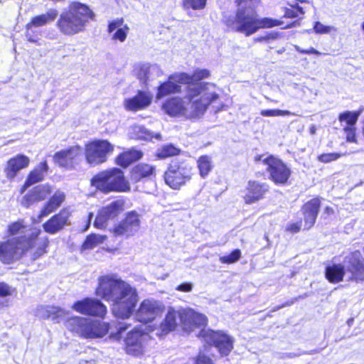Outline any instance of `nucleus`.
Masks as SVG:
<instances>
[{
  "label": "nucleus",
  "instance_id": "obj_1",
  "mask_svg": "<svg viewBox=\"0 0 364 364\" xmlns=\"http://www.w3.org/2000/svg\"><path fill=\"white\" fill-rule=\"evenodd\" d=\"M41 232L40 228H28L23 219L9 223L4 232V237L8 239L0 241V261L11 264L26 253L33 260L42 257L46 252L49 240L47 237L38 239Z\"/></svg>",
  "mask_w": 364,
  "mask_h": 364
},
{
  "label": "nucleus",
  "instance_id": "obj_2",
  "mask_svg": "<svg viewBox=\"0 0 364 364\" xmlns=\"http://www.w3.org/2000/svg\"><path fill=\"white\" fill-rule=\"evenodd\" d=\"M95 294L102 299L111 302L112 314L121 319L130 318L139 301L137 289L114 274L100 277Z\"/></svg>",
  "mask_w": 364,
  "mask_h": 364
},
{
  "label": "nucleus",
  "instance_id": "obj_3",
  "mask_svg": "<svg viewBox=\"0 0 364 364\" xmlns=\"http://www.w3.org/2000/svg\"><path fill=\"white\" fill-rule=\"evenodd\" d=\"M219 89L215 84L186 86L184 97H173L163 105L164 111L173 117L197 118L203 116L209 105L219 99Z\"/></svg>",
  "mask_w": 364,
  "mask_h": 364
},
{
  "label": "nucleus",
  "instance_id": "obj_4",
  "mask_svg": "<svg viewBox=\"0 0 364 364\" xmlns=\"http://www.w3.org/2000/svg\"><path fill=\"white\" fill-rule=\"evenodd\" d=\"M225 25L232 31L238 32L245 36L255 33L260 28H270L282 25L280 20L272 18H258L257 13L240 7L235 14L230 15L223 20Z\"/></svg>",
  "mask_w": 364,
  "mask_h": 364
},
{
  "label": "nucleus",
  "instance_id": "obj_5",
  "mask_svg": "<svg viewBox=\"0 0 364 364\" xmlns=\"http://www.w3.org/2000/svg\"><path fill=\"white\" fill-rule=\"evenodd\" d=\"M95 17V13L87 5L73 1L60 14L57 26L63 34L74 36L83 32L89 21H93Z\"/></svg>",
  "mask_w": 364,
  "mask_h": 364
},
{
  "label": "nucleus",
  "instance_id": "obj_6",
  "mask_svg": "<svg viewBox=\"0 0 364 364\" xmlns=\"http://www.w3.org/2000/svg\"><path fill=\"white\" fill-rule=\"evenodd\" d=\"M130 327V323L119 322L116 326V332H112L109 337L116 341L123 338L126 353L134 356H140L145 353L150 336L139 328L127 332Z\"/></svg>",
  "mask_w": 364,
  "mask_h": 364
},
{
  "label": "nucleus",
  "instance_id": "obj_7",
  "mask_svg": "<svg viewBox=\"0 0 364 364\" xmlns=\"http://www.w3.org/2000/svg\"><path fill=\"white\" fill-rule=\"evenodd\" d=\"M180 320L183 328L186 331H193L196 327L206 325L207 318L205 315L196 312L192 309H183L176 311L169 308L164 320L161 323V333L159 336L167 334L175 329Z\"/></svg>",
  "mask_w": 364,
  "mask_h": 364
},
{
  "label": "nucleus",
  "instance_id": "obj_8",
  "mask_svg": "<svg viewBox=\"0 0 364 364\" xmlns=\"http://www.w3.org/2000/svg\"><path fill=\"white\" fill-rule=\"evenodd\" d=\"M91 184L105 193L125 192L129 190V183L125 180L123 171L117 168L100 172L92 178Z\"/></svg>",
  "mask_w": 364,
  "mask_h": 364
},
{
  "label": "nucleus",
  "instance_id": "obj_9",
  "mask_svg": "<svg viewBox=\"0 0 364 364\" xmlns=\"http://www.w3.org/2000/svg\"><path fill=\"white\" fill-rule=\"evenodd\" d=\"M193 176L192 166L186 161L172 162L164 173L165 183L173 190H179L188 183Z\"/></svg>",
  "mask_w": 364,
  "mask_h": 364
},
{
  "label": "nucleus",
  "instance_id": "obj_10",
  "mask_svg": "<svg viewBox=\"0 0 364 364\" xmlns=\"http://www.w3.org/2000/svg\"><path fill=\"white\" fill-rule=\"evenodd\" d=\"M114 146L105 139L94 140L85 145V156L87 163L95 166L107 161L114 151Z\"/></svg>",
  "mask_w": 364,
  "mask_h": 364
},
{
  "label": "nucleus",
  "instance_id": "obj_11",
  "mask_svg": "<svg viewBox=\"0 0 364 364\" xmlns=\"http://www.w3.org/2000/svg\"><path fill=\"white\" fill-rule=\"evenodd\" d=\"M198 336L205 343L214 346L222 356H226L233 349V338L223 331L203 329Z\"/></svg>",
  "mask_w": 364,
  "mask_h": 364
},
{
  "label": "nucleus",
  "instance_id": "obj_12",
  "mask_svg": "<svg viewBox=\"0 0 364 364\" xmlns=\"http://www.w3.org/2000/svg\"><path fill=\"white\" fill-rule=\"evenodd\" d=\"M255 161L267 166L271 179L277 184L285 183L290 176V169L281 160L272 156H257Z\"/></svg>",
  "mask_w": 364,
  "mask_h": 364
},
{
  "label": "nucleus",
  "instance_id": "obj_13",
  "mask_svg": "<svg viewBox=\"0 0 364 364\" xmlns=\"http://www.w3.org/2000/svg\"><path fill=\"white\" fill-rule=\"evenodd\" d=\"M164 311V306L159 301L152 299H144L139 304L134 314L135 320L148 323L161 316Z\"/></svg>",
  "mask_w": 364,
  "mask_h": 364
},
{
  "label": "nucleus",
  "instance_id": "obj_14",
  "mask_svg": "<svg viewBox=\"0 0 364 364\" xmlns=\"http://www.w3.org/2000/svg\"><path fill=\"white\" fill-rule=\"evenodd\" d=\"M348 281H364V258L360 251L352 252L344 258Z\"/></svg>",
  "mask_w": 364,
  "mask_h": 364
},
{
  "label": "nucleus",
  "instance_id": "obj_15",
  "mask_svg": "<svg viewBox=\"0 0 364 364\" xmlns=\"http://www.w3.org/2000/svg\"><path fill=\"white\" fill-rule=\"evenodd\" d=\"M72 309L75 311L87 316L103 318L107 312V306L99 299L94 298H85L75 302Z\"/></svg>",
  "mask_w": 364,
  "mask_h": 364
},
{
  "label": "nucleus",
  "instance_id": "obj_16",
  "mask_svg": "<svg viewBox=\"0 0 364 364\" xmlns=\"http://www.w3.org/2000/svg\"><path fill=\"white\" fill-rule=\"evenodd\" d=\"M124 209V201L117 200L100 209L94 222V226L99 229L107 227L109 220L117 217Z\"/></svg>",
  "mask_w": 364,
  "mask_h": 364
},
{
  "label": "nucleus",
  "instance_id": "obj_17",
  "mask_svg": "<svg viewBox=\"0 0 364 364\" xmlns=\"http://www.w3.org/2000/svg\"><path fill=\"white\" fill-rule=\"evenodd\" d=\"M139 215L136 211H130L126 213L125 218L112 229L115 236L126 235L127 237L134 235L139 229Z\"/></svg>",
  "mask_w": 364,
  "mask_h": 364
},
{
  "label": "nucleus",
  "instance_id": "obj_18",
  "mask_svg": "<svg viewBox=\"0 0 364 364\" xmlns=\"http://www.w3.org/2000/svg\"><path fill=\"white\" fill-rule=\"evenodd\" d=\"M82 152V149L80 146H73L57 151L53 159L58 166L70 170L74 167Z\"/></svg>",
  "mask_w": 364,
  "mask_h": 364
},
{
  "label": "nucleus",
  "instance_id": "obj_19",
  "mask_svg": "<svg viewBox=\"0 0 364 364\" xmlns=\"http://www.w3.org/2000/svg\"><path fill=\"white\" fill-rule=\"evenodd\" d=\"M53 192V187L48 183L38 185L28 191L22 198L21 204L25 208L45 200Z\"/></svg>",
  "mask_w": 364,
  "mask_h": 364
},
{
  "label": "nucleus",
  "instance_id": "obj_20",
  "mask_svg": "<svg viewBox=\"0 0 364 364\" xmlns=\"http://www.w3.org/2000/svg\"><path fill=\"white\" fill-rule=\"evenodd\" d=\"M70 213L68 209L63 208L58 214L50 218L43 225L45 232L49 234H55L68 225Z\"/></svg>",
  "mask_w": 364,
  "mask_h": 364
},
{
  "label": "nucleus",
  "instance_id": "obj_21",
  "mask_svg": "<svg viewBox=\"0 0 364 364\" xmlns=\"http://www.w3.org/2000/svg\"><path fill=\"white\" fill-rule=\"evenodd\" d=\"M30 164V159L23 154H17L6 161L4 173L9 180H14L21 170L26 168Z\"/></svg>",
  "mask_w": 364,
  "mask_h": 364
},
{
  "label": "nucleus",
  "instance_id": "obj_22",
  "mask_svg": "<svg viewBox=\"0 0 364 364\" xmlns=\"http://www.w3.org/2000/svg\"><path fill=\"white\" fill-rule=\"evenodd\" d=\"M65 194L60 190L55 191L54 194L43 205L37 218H33L32 220L34 223H39L41 220L56 210L65 201Z\"/></svg>",
  "mask_w": 364,
  "mask_h": 364
},
{
  "label": "nucleus",
  "instance_id": "obj_23",
  "mask_svg": "<svg viewBox=\"0 0 364 364\" xmlns=\"http://www.w3.org/2000/svg\"><path fill=\"white\" fill-rule=\"evenodd\" d=\"M152 95L149 92L139 91L138 93L124 101V107L128 111L136 112L143 109L151 104Z\"/></svg>",
  "mask_w": 364,
  "mask_h": 364
},
{
  "label": "nucleus",
  "instance_id": "obj_24",
  "mask_svg": "<svg viewBox=\"0 0 364 364\" xmlns=\"http://www.w3.org/2000/svg\"><path fill=\"white\" fill-rule=\"evenodd\" d=\"M210 73L207 69H196L192 75L186 73H176L172 78L178 81L181 84L186 85H198V84H212L211 82H198L203 79L208 78Z\"/></svg>",
  "mask_w": 364,
  "mask_h": 364
},
{
  "label": "nucleus",
  "instance_id": "obj_25",
  "mask_svg": "<svg viewBox=\"0 0 364 364\" xmlns=\"http://www.w3.org/2000/svg\"><path fill=\"white\" fill-rule=\"evenodd\" d=\"M268 191L269 186L267 183L250 181L247 188V192L244 196L245 202L247 204L255 203L263 198Z\"/></svg>",
  "mask_w": 364,
  "mask_h": 364
},
{
  "label": "nucleus",
  "instance_id": "obj_26",
  "mask_svg": "<svg viewBox=\"0 0 364 364\" xmlns=\"http://www.w3.org/2000/svg\"><path fill=\"white\" fill-rule=\"evenodd\" d=\"M321 202L318 198H313L306 203L303 206V213L304 216V228L310 229L315 223Z\"/></svg>",
  "mask_w": 364,
  "mask_h": 364
},
{
  "label": "nucleus",
  "instance_id": "obj_27",
  "mask_svg": "<svg viewBox=\"0 0 364 364\" xmlns=\"http://www.w3.org/2000/svg\"><path fill=\"white\" fill-rule=\"evenodd\" d=\"M48 171V166L46 161H44L37 165L28 174L23 186L21 188V193H23L26 190L32 186L42 181Z\"/></svg>",
  "mask_w": 364,
  "mask_h": 364
},
{
  "label": "nucleus",
  "instance_id": "obj_28",
  "mask_svg": "<svg viewBox=\"0 0 364 364\" xmlns=\"http://www.w3.org/2000/svg\"><path fill=\"white\" fill-rule=\"evenodd\" d=\"M138 78L143 82L152 80L162 74L161 69L156 64L141 63L136 68Z\"/></svg>",
  "mask_w": 364,
  "mask_h": 364
},
{
  "label": "nucleus",
  "instance_id": "obj_29",
  "mask_svg": "<svg viewBox=\"0 0 364 364\" xmlns=\"http://www.w3.org/2000/svg\"><path fill=\"white\" fill-rule=\"evenodd\" d=\"M90 322V318L81 316H74L67 320L65 323L66 328L75 333L80 336L87 338L89 333L87 328Z\"/></svg>",
  "mask_w": 364,
  "mask_h": 364
},
{
  "label": "nucleus",
  "instance_id": "obj_30",
  "mask_svg": "<svg viewBox=\"0 0 364 364\" xmlns=\"http://www.w3.org/2000/svg\"><path fill=\"white\" fill-rule=\"evenodd\" d=\"M129 31V26L124 23L122 18H118L111 21L108 25V32L113 33L112 38L117 40L121 43L124 42Z\"/></svg>",
  "mask_w": 364,
  "mask_h": 364
},
{
  "label": "nucleus",
  "instance_id": "obj_31",
  "mask_svg": "<svg viewBox=\"0 0 364 364\" xmlns=\"http://www.w3.org/2000/svg\"><path fill=\"white\" fill-rule=\"evenodd\" d=\"M58 12L55 9H50L46 13L33 16L30 22L26 25L28 31L33 27H41L54 21L58 16Z\"/></svg>",
  "mask_w": 364,
  "mask_h": 364
},
{
  "label": "nucleus",
  "instance_id": "obj_32",
  "mask_svg": "<svg viewBox=\"0 0 364 364\" xmlns=\"http://www.w3.org/2000/svg\"><path fill=\"white\" fill-rule=\"evenodd\" d=\"M346 268L345 264H333L326 268V277L331 283L341 282L346 277Z\"/></svg>",
  "mask_w": 364,
  "mask_h": 364
},
{
  "label": "nucleus",
  "instance_id": "obj_33",
  "mask_svg": "<svg viewBox=\"0 0 364 364\" xmlns=\"http://www.w3.org/2000/svg\"><path fill=\"white\" fill-rule=\"evenodd\" d=\"M176 73L171 75L169 77V79L167 82L162 83L158 88V92L156 95V97L158 99L162 98L172 93H176L181 92V83L178 81H176L172 77Z\"/></svg>",
  "mask_w": 364,
  "mask_h": 364
},
{
  "label": "nucleus",
  "instance_id": "obj_34",
  "mask_svg": "<svg viewBox=\"0 0 364 364\" xmlns=\"http://www.w3.org/2000/svg\"><path fill=\"white\" fill-rule=\"evenodd\" d=\"M109 329L108 323L90 319L87 328L89 333L87 335V338H102L108 333Z\"/></svg>",
  "mask_w": 364,
  "mask_h": 364
},
{
  "label": "nucleus",
  "instance_id": "obj_35",
  "mask_svg": "<svg viewBox=\"0 0 364 364\" xmlns=\"http://www.w3.org/2000/svg\"><path fill=\"white\" fill-rule=\"evenodd\" d=\"M142 157V153L136 149H131L119 154L116 158V164L122 167H127L132 163L140 159Z\"/></svg>",
  "mask_w": 364,
  "mask_h": 364
},
{
  "label": "nucleus",
  "instance_id": "obj_36",
  "mask_svg": "<svg viewBox=\"0 0 364 364\" xmlns=\"http://www.w3.org/2000/svg\"><path fill=\"white\" fill-rule=\"evenodd\" d=\"M128 134L132 139L145 140L151 139L154 137L159 139L161 136L159 134L154 135L153 133L147 130L144 127L139 124H134L130 127L129 129Z\"/></svg>",
  "mask_w": 364,
  "mask_h": 364
},
{
  "label": "nucleus",
  "instance_id": "obj_37",
  "mask_svg": "<svg viewBox=\"0 0 364 364\" xmlns=\"http://www.w3.org/2000/svg\"><path fill=\"white\" fill-rule=\"evenodd\" d=\"M154 166L147 164H140L134 168L133 175L136 179L139 180L154 175Z\"/></svg>",
  "mask_w": 364,
  "mask_h": 364
},
{
  "label": "nucleus",
  "instance_id": "obj_38",
  "mask_svg": "<svg viewBox=\"0 0 364 364\" xmlns=\"http://www.w3.org/2000/svg\"><path fill=\"white\" fill-rule=\"evenodd\" d=\"M106 238L107 237L105 235L92 234L87 237L85 241L83 242L81 247V250L85 251L92 250L97 245L102 244Z\"/></svg>",
  "mask_w": 364,
  "mask_h": 364
},
{
  "label": "nucleus",
  "instance_id": "obj_39",
  "mask_svg": "<svg viewBox=\"0 0 364 364\" xmlns=\"http://www.w3.org/2000/svg\"><path fill=\"white\" fill-rule=\"evenodd\" d=\"M198 168L201 177L205 178L212 169L211 159L208 156H202L198 159Z\"/></svg>",
  "mask_w": 364,
  "mask_h": 364
},
{
  "label": "nucleus",
  "instance_id": "obj_40",
  "mask_svg": "<svg viewBox=\"0 0 364 364\" xmlns=\"http://www.w3.org/2000/svg\"><path fill=\"white\" fill-rule=\"evenodd\" d=\"M361 112L362 109L356 112L346 111L340 114L339 120L340 122H346L349 127H352L356 123Z\"/></svg>",
  "mask_w": 364,
  "mask_h": 364
},
{
  "label": "nucleus",
  "instance_id": "obj_41",
  "mask_svg": "<svg viewBox=\"0 0 364 364\" xmlns=\"http://www.w3.org/2000/svg\"><path fill=\"white\" fill-rule=\"evenodd\" d=\"M179 152L180 150L178 148L173 146L171 144H169L164 146L161 149H159L156 156L159 159H165L178 155Z\"/></svg>",
  "mask_w": 364,
  "mask_h": 364
},
{
  "label": "nucleus",
  "instance_id": "obj_42",
  "mask_svg": "<svg viewBox=\"0 0 364 364\" xmlns=\"http://www.w3.org/2000/svg\"><path fill=\"white\" fill-rule=\"evenodd\" d=\"M207 0H183L184 9L202 10L206 6Z\"/></svg>",
  "mask_w": 364,
  "mask_h": 364
},
{
  "label": "nucleus",
  "instance_id": "obj_43",
  "mask_svg": "<svg viewBox=\"0 0 364 364\" xmlns=\"http://www.w3.org/2000/svg\"><path fill=\"white\" fill-rule=\"evenodd\" d=\"M48 311L49 318L56 322H59V318L65 316V311L56 306H48Z\"/></svg>",
  "mask_w": 364,
  "mask_h": 364
},
{
  "label": "nucleus",
  "instance_id": "obj_44",
  "mask_svg": "<svg viewBox=\"0 0 364 364\" xmlns=\"http://www.w3.org/2000/svg\"><path fill=\"white\" fill-rule=\"evenodd\" d=\"M260 114L264 117H280L294 114L290 111L282 109H263L260 112Z\"/></svg>",
  "mask_w": 364,
  "mask_h": 364
},
{
  "label": "nucleus",
  "instance_id": "obj_45",
  "mask_svg": "<svg viewBox=\"0 0 364 364\" xmlns=\"http://www.w3.org/2000/svg\"><path fill=\"white\" fill-rule=\"evenodd\" d=\"M241 256V252L239 250H235L232 252L230 255L220 258V261L224 264L234 263L237 261Z\"/></svg>",
  "mask_w": 364,
  "mask_h": 364
},
{
  "label": "nucleus",
  "instance_id": "obj_46",
  "mask_svg": "<svg viewBox=\"0 0 364 364\" xmlns=\"http://www.w3.org/2000/svg\"><path fill=\"white\" fill-rule=\"evenodd\" d=\"M314 31L316 33L325 34L330 33L332 31H336V28L331 26H325L321 22H316L314 26Z\"/></svg>",
  "mask_w": 364,
  "mask_h": 364
},
{
  "label": "nucleus",
  "instance_id": "obj_47",
  "mask_svg": "<svg viewBox=\"0 0 364 364\" xmlns=\"http://www.w3.org/2000/svg\"><path fill=\"white\" fill-rule=\"evenodd\" d=\"M341 156V154L338 153H327L323 154L318 156V160L321 163H330L336 161Z\"/></svg>",
  "mask_w": 364,
  "mask_h": 364
},
{
  "label": "nucleus",
  "instance_id": "obj_48",
  "mask_svg": "<svg viewBox=\"0 0 364 364\" xmlns=\"http://www.w3.org/2000/svg\"><path fill=\"white\" fill-rule=\"evenodd\" d=\"M15 291V288L4 282H0V296H11Z\"/></svg>",
  "mask_w": 364,
  "mask_h": 364
},
{
  "label": "nucleus",
  "instance_id": "obj_49",
  "mask_svg": "<svg viewBox=\"0 0 364 364\" xmlns=\"http://www.w3.org/2000/svg\"><path fill=\"white\" fill-rule=\"evenodd\" d=\"M344 130L346 133L347 141L350 142L355 141V129L352 127H347L344 129Z\"/></svg>",
  "mask_w": 364,
  "mask_h": 364
},
{
  "label": "nucleus",
  "instance_id": "obj_50",
  "mask_svg": "<svg viewBox=\"0 0 364 364\" xmlns=\"http://www.w3.org/2000/svg\"><path fill=\"white\" fill-rule=\"evenodd\" d=\"M36 315L41 318H49L48 306L38 307L36 309Z\"/></svg>",
  "mask_w": 364,
  "mask_h": 364
},
{
  "label": "nucleus",
  "instance_id": "obj_51",
  "mask_svg": "<svg viewBox=\"0 0 364 364\" xmlns=\"http://www.w3.org/2000/svg\"><path fill=\"white\" fill-rule=\"evenodd\" d=\"M176 289L183 292H190L193 289V284L189 282L183 283L176 287Z\"/></svg>",
  "mask_w": 364,
  "mask_h": 364
},
{
  "label": "nucleus",
  "instance_id": "obj_52",
  "mask_svg": "<svg viewBox=\"0 0 364 364\" xmlns=\"http://www.w3.org/2000/svg\"><path fill=\"white\" fill-rule=\"evenodd\" d=\"M195 364H213V362L209 357L204 355H199Z\"/></svg>",
  "mask_w": 364,
  "mask_h": 364
},
{
  "label": "nucleus",
  "instance_id": "obj_53",
  "mask_svg": "<svg viewBox=\"0 0 364 364\" xmlns=\"http://www.w3.org/2000/svg\"><path fill=\"white\" fill-rule=\"evenodd\" d=\"M239 6H241L242 4L247 5L249 8L255 7L257 6L259 0H235Z\"/></svg>",
  "mask_w": 364,
  "mask_h": 364
},
{
  "label": "nucleus",
  "instance_id": "obj_54",
  "mask_svg": "<svg viewBox=\"0 0 364 364\" xmlns=\"http://www.w3.org/2000/svg\"><path fill=\"white\" fill-rule=\"evenodd\" d=\"M294 48L301 53L321 55V53L314 48H310L308 50H303L299 46H295Z\"/></svg>",
  "mask_w": 364,
  "mask_h": 364
},
{
  "label": "nucleus",
  "instance_id": "obj_55",
  "mask_svg": "<svg viewBox=\"0 0 364 364\" xmlns=\"http://www.w3.org/2000/svg\"><path fill=\"white\" fill-rule=\"evenodd\" d=\"M301 229V223H291L287 227V230L291 232H297Z\"/></svg>",
  "mask_w": 364,
  "mask_h": 364
},
{
  "label": "nucleus",
  "instance_id": "obj_56",
  "mask_svg": "<svg viewBox=\"0 0 364 364\" xmlns=\"http://www.w3.org/2000/svg\"><path fill=\"white\" fill-rule=\"evenodd\" d=\"M297 16V11L292 9H288L285 12V16L287 18H294Z\"/></svg>",
  "mask_w": 364,
  "mask_h": 364
},
{
  "label": "nucleus",
  "instance_id": "obj_57",
  "mask_svg": "<svg viewBox=\"0 0 364 364\" xmlns=\"http://www.w3.org/2000/svg\"><path fill=\"white\" fill-rule=\"evenodd\" d=\"M265 36H266V40L269 41V40H274V39L278 38L279 35L278 33L271 32V33H268L267 35H265Z\"/></svg>",
  "mask_w": 364,
  "mask_h": 364
},
{
  "label": "nucleus",
  "instance_id": "obj_58",
  "mask_svg": "<svg viewBox=\"0 0 364 364\" xmlns=\"http://www.w3.org/2000/svg\"><path fill=\"white\" fill-rule=\"evenodd\" d=\"M92 216H93V214L92 213H90L89 215H88V220L87 221V223H86L85 228L82 230L83 231H86L88 229V228L90 227V221H91V220L92 218Z\"/></svg>",
  "mask_w": 364,
  "mask_h": 364
},
{
  "label": "nucleus",
  "instance_id": "obj_59",
  "mask_svg": "<svg viewBox=\"0 0 364 364\" xmlns=\"http://www.w3.org/2000/svg\"><path fill=\"white\" fill-rule=\"evenodd\" d=\"M309 132L311 135H314L316 132V127L315 125H311L309 128Z\"/></svg>",
  "mask_w": 364,
  "mask_h": 364
},
{
  "label": "nucleus",
  "instance_id": "obj_60",
  "mask_svg": "<svg viewBox=\"0 0 364 364\" xmlns=\"http://www.w3.org/2000/svg\"><path fill=\"white\" fill-rule=\"evenodd\" d=\"M267 41L266 40V36H260V37H257V38H254V41L255 42H262V41Z\"/></svg>",
  "mask_w": 364,
  "mask_h": 364
},
{
  "label": "nucleus",
  "instance_id": "obj_61",
  "mask_svg": "<svg viewBox=\"0 0 364 364\" xmlns=\"http://www.w3.org/2000/svg\"><path fill=\"white\" fill-rule=\"evenodd\" d=\"M324 211L327 214H332V213H333V209L332 208H331V207H326Z\"/></svg>",
  "mask_w": 364,
  "mask_h": 364
},
{
  "label": "nucleus",
  "instance_id": "obj_62",
  "mask_svg": "<svg viewBox=\"0 0 364 364\" xmlns=\"http://www.w3.org/2000/svg\"><path fill=\"white\" fill-rule=\"evenodd\" d=\"M26 36L28 37V41L32 42V43L36 42V40H35V39H33V38L30 37V36H28V33H26Z\"/></svg>",
  "mask_w": 364,
  "mask_h": 364
},
{
  "label": "nucleus",
  "instance_id": "obj_63",
  "mask_svg": "<svg viewBox=\"0 0 364 364\" xmlns=\"http://www.w3.org/2000/svg\"><path fill=\"white\" fill-rule=\"evenodd\" d=\"M299 12H300L301 14H303V13H304L301 9H299Z\"/></svg>",
  "mask_w": 364,
  "mask_h": 364
},
{
  "label": "nucleus",
  "instance_id": "obj_64",
  "mask_svg": "<svg viewBox=\"0 0 364 364\" xmlns=\"http://www.w3.org/2000/svg\"><path fill=\"white\" fill-rule=\"evenodd\" d=\"M362 28H363V30L364 31V22L363 23Z\"/></svg>",
  "mask_w": 364,
  "mask_h": 364
}]
</instances>
